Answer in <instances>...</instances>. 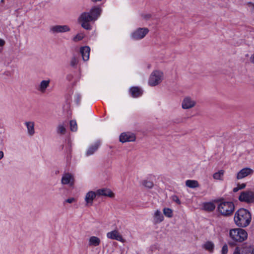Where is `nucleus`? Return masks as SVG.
Here are the masks:
<instances>
[{
    "instance_id": "1",
    "label": "nucleus",
    "mask_w": 254,
    "mask_h": 254,
    "mask_svg": "<svg viewBox=\"0 0 254 254\" xmlns=\"http://www.w3.org/2000/svg\"><path fill=\"white\" fill-rule=\"evenodd\" d=\"M102 12L101 8L97 6L92 7L89 11L81 13L77 21L81 27L86 30H91L90 22H94L99 17Z\"/></svg>"
},
{
    "instance_id": "2",
    "label": "nucleus",
    "mask_w": 254,
    "mask_h": 254,
    "mask_svg": "<svg viewBox=\"0 0 254 254\" xmlns=\"http://www.w3.org/2000/svg\"><path fill=\"white\" fill-rule=\"evenodd\" d=\"M251 213L247 209L241 208L237 210L234 215V220L235 224L240 227L248 226L251 221Z\"/></svg>"
},
{
    "instance_id": "3",
    "label": "nucleus",
    "mask_w": 254,
    "mask_h": 254,
    "mask_svg": "<svg viewBox=\"0 0 254 254\" xmlns=\"http://www.w3.org/2000/svg\"><path fill=\"white\" fill-rule=\"evenodd\" d=\"M164 79V73L159 70H153L149 75L148 84L151 87L159 85Z\"/></svg>"
},
{
    "instance_id": "4",
    "label": "nucleus",
    "mask_w": 254,
    "mask_h": 254,
    "mask_svg": "<svg viewBox=\"0 0 254 254\" xmlns=\"http://www.w3.org/2000/svg\"><path fill=\"white\" fill-rule=\"evenodd\" d=\"M229 236L234 241L242 242L248 238L247 232L241 228H235L230 230Z\"/></svg>"
},
{
    "instance_id": "5",
    "label": "nucleus",
    "mask_w": 254,
    "mask_h": 254,
    "mask_svg": "<svg viewBox=\"0 0 254 254\" xmlns=\"http://www.w3.org/2000/svg\"><path fill=\"white\" fill-rule=\"evenodd\" d=\"M234 205L230 201H223L218 206V210L222 215L227 216L231 215L234 210Z\"/></svg>"
},
{
    "instance_id": "6",
    "label": "nucleus",
    "mask_w": 254,
    "mask_h": 254,
    "mask_svg": "<svg viewBox=\"0 0 254 254\" xmlns=\"http://www.w3.org/2000/svg\"><path fill=\"white\" fill-rule=\"evenodd\" d=\"M149 30L146 27H139L133 31L130 34V38L134 41L140 40L145 37Z\"/></svg>"
},
{
    "instance_id": "7",
    "label": "nucleus",
    "mask_w": 254,
    "mask_h": 254,
    "mask_svg": "<svg viewBox=\"0 0 254 254\" xmlns=\"http://www.w3.org/2000/svg\"><path fill=\"white\" fill-rule=\"evenodd\" d=\"M239 199L241 202L253 203L254 202V192L251 190L243 191L239 195Z\"/></svg>"
},
{
    "instance_id": "8",
    "label": "nucleus",
    "mask_w": 254,
    "mask_h": 254,
    "mask_svg": "<svg viewBox=\"0 0 254 254\" xmlns=\"http://www.w3.org/2000/svg\"><path fill=\"white\" fill-rule=\"evenodd\" d=\"M75 182L74 175L69 173H64L61 179V183L63 185H67L69 187H72Z\"/></svg>"
},
{
    "instance_id": "9",
    "label": "nucleus",
    "mask_w": 254,
    "mask_h": 254,
    "mask_svg": "<svg viewBox=\"0 0 254 254\" xmlns=\"http://www.w3.org/2000/svg\"><path fill=\"white\" fill-rule=\"evenodd\" d=\"M196 103L195 100L190 96H186L183 100L181 104L183 109L187 110L195 107Z\"/></svg>"
},
{
    "instance_id": "10",
    "label": "nucleus",
    "mask_w": 254,
    "mask_h": 254,
    "mask_svg": "<svg viewBox=\"0 0 254 254\" xmlns=\"http://www.w3.org/2000/svg\"><path fill=\"white\" fill-rule=\"evenodd\" d=\"M98 196L96 191L90 190L88 191L85 195L84 201L86 206H90L93 205V201Z\"/></svg>"
},
{
    "instance_id": "11",
    "label": "nucleus",
    "mask_w": 254,
    "mask_h": 254,
    "mask_svg": "<svg viewBox=\"0 0 254 254\" xmlns=\"http://www.w3.org/2000/svg\"><path fill=\"white\" fill-rule=\"evenodd\" d=\"M70 30L68 26L64 25H54L50 28V32L53 34H57L59 33L66 32Z\"/></svg>"
},
{
    "instance_id": "12",
    "label": "nucleus",
    "mask_w": 254,
    "mask_h": 254,
    "mask_svg": "<svg viewBox=\"0 0 254 254\" xmlns=\"http://www.w3.org/2000/svg\"><path fill=\"white\" fill-rule=\"evenodd\" d=\"M135 140L134 134L130 132H123L120 135V141L122 143L134 141Z\"/></svg>"
},
{
    "instance_id": "13",
    "label": "nucleus",
    "mask_w": 254,
    "mask_h": 254,
    "mask_svg": "<svg viewBox=\"0 0 254 254\" xmlns=\"http://www.w3.org/2000/svg\"><path fill=\"white\" fill-rule=\"evenodd\" d=\"M253 173L254 170L251 168H244L238 172L236 175V178L237 180H241L252 175Z\"/></svg>"
},
{
    "instance_id": "14",
    "label": "nucleus",
    "mask_w": 254,
    "mask_h": 254,
    "mask_svg": "<svg viewBox=\"0 0 254 254\" xmlns=\"http://www.w3.org/2000/svg\"><path fill=\"white\" fill-rule=\"evenodd\" d=\"M106 236L108 239L111 240H116L122 243H124L125 242V240L123 239L122 235L116 230L108 232Z\"/></svg>"
},
{
    "instance_id": "15",
    "label": "nucleus",
    "mask_w": 254,
    "mask_h": 254,
    "mask_svg": "<svg viewBox=\"0 0 254 254\" xmlns=\"http://www.w3.org/2000/svg\"><path fill=\"white\" fill-rule=\"evenodd\" d=\"M26 127V131L28 135L30 136H33L35 133V123L33 121H25L24 123Z\"/></svg>"
},
{
    "instance_id": "16",
    "label": "nucleus",
    "mask_w": 254,
    "mask_h": 254,
    "mask_svg": "<svg viewBox=\"0 0 254 254\" xmlns=\"http://www.w3.org/2000/svg\"><path fill=\"white\" fill-rule=\"evenodd\" d=\"M100 145V141L97 140L93 144L90 145L86 150L85 153L86 156H89L90 155H93L98 149Z\"/></svg>"
},
{
    "instance_id": "17",
    "label": "nucleus",
    "mask_w": 254,
    "mask_h": 254,
    "mask_svg": "<svg viewBox=\"0 0 254 254\" xmlns=\"http://www.w3.org/2000/svg\"><path fill=\"white\" fill-rule=\"evenodd\" d=\"M96 191L98 197L103 196L112 198L115 196V194L112 192V191L108 188H102L98 189L96 190Z\"/></svg>"
},
{
    "instance_id": "18",
    "label": "nucleus",
    "mask_w": 254,
    "mask_h": 254,
    "mask_svg": "<svg viewBox=\"0 0 254 254\" xmlns=\"http://www.w3.org/2000/svg\"><path fill=\"white\" fill-rule=\"evenodd\" d=\"M50 80H42L37 87V90L42 93L46 92L47 88L50 86Z\"/></svg>"
},
{
    "instance_id": "19",
    "label": "nucleus",
    "mask_w": 254,
    "mask_h": 254,
    "mask_svg": "<svg viewBox=\"0 0 254 254\" xmlns=\"http://www.w3.org/2000/svg\"><path fill=\"white\" fill-rule=\"evenodd\" d=\"M130 93L133 98L138 97L142 94V90L138 87H132L130 89Z\"/></svg>"
},
{
    "instance_id": "20",
    "label": "nucleus",
    "mask_w": 254,
    "mask_h": 254,
    "mask_svg": "<svg viewBox=\"0 0 254 254\" xmlns=\"http://www.w3.org/2000/svg\"><path fill=\"white\" fill-rule=\"evenodd\" d=\"M101 243L100 238L96 236H91L88 240V245L90 247L98 246Z\"/></svg>"
},
{
    "instance_id": "21",
    "label": "nucleus",
    "mask_w": 254,
    "mask_h": 254,
    "mask_svg": "<svg viewBox=\"0 0 254 254\" xmlns=\"http://www.w3.org/2000/svg\"><path fill=\"white\" fill-rule=\"evenodd\" d=\"M80 55L84 61H87L89 59L90 49H79Z\"/></svg>"
},
{
    "instance_id": "22",
    "label": "nucleus",
    "mask_w": 254,
    "mask_h": 254,
    "mask_svg": "<svg viewBox=\"0 0 254 254\" xmlns=\"http://www.w3.org/2000/svg\"><path fill=\"white\" fill-rule=\"evenodd\" d=\"M163 220L164 217L161 211L159 210H157L154 213V221L156 223H159L163 221Z\"/></svg>"
},
{
    "instance_id": "23",
    "label": "nucleus",
    "mask_w": 254,
    "mask_h": 254,
    "mask_svg": "<svg viewBox=\"0 0 254 254\" xmlns=\"http://www.w3.org/2000/svg\"><path fill=\"white\" fill-rule=\"evenodd\" d=\"M66 124L64 123H60L57 127V132L58 134H64L66 132Z\"/></svg>"
},
{
    "instance_id": "24",
    "label": "nucleus",
    "mask_w": 254,
    "mask_h": 254,
    "mask_svg": "<svg viewBox=\"0 0 254 254\" xmlns=\"http://www.w3.org/2000/svg\"><path fill=\"white\" fill-rule=\"evenodd\" d=\"M186 185L192 189L198 188L199 187L198 182L196 180H188L186 181Z\"/></svg>"
},
{
    "instance_id": "25",
    "label": "nucleus",
    "mask_w": 254,
    "mask_h": 254,
    "mask_svg": "<svg viewBox=\"0 0 254 254\" xmlns=\"http://www.w3.org/2000/svg\"><path fill=\"white\" fill-rule=\"evenodd\" d=\"M203 248L210 253H212L214 249V244L211 241H207L203 244Z\"/></svg>"
},
{
    "instance_id": "26",
    "label": "nucleus",
    "mask_w": 254,
    "mask_h": 254,
    "mask_svg": "<svg viewBox=\"0 0 254 254\" xmlns=\"http://www.w3.org/2000/svg\"><path fill=\"white\" fill-rule=\"evenodd\" d=\"M224 174V171L220 170L213 174V178L215 180H223Z\"/></svg>"
},
{
    "instance_id": "27",
    "label": "nucleus",
    "mask_w": 254,
    "mask_h": 254,
    "mask_svg": "<svg viewBox=\"0 0 254 254\" xmlns=\"http://www.w3.org/2000/svg\"><path fill=\"white\" fill-rule=\"evenodd\" d=\"M203 208L205 210L211 211L214 210L215 206L213 203L209 202L204 203Z\"/></svg>"
},
{
    "instance_id": "28",
    "label": "nucleus",
    "mask_w": 254,
    "mask_h": 254,
    "mask_svg": "<svg viewBox=\"0 0 254 254\" xmlns=\"http://www.w3.org/2000/svg\"><path fill=\"white\" fill-rule=\"evenodd\" d=\"M164 214L168 218H171L173 216V211L169 208H164L163 209Z\"/></svg>"
},
{
    "instance_id": "29",
    "label": "nucleus",
    "mask_w": 254,
    "mask_h": 254,
    "mask_svg": "<svg viewBox=\"0 0 254 254\" xmlns=\"http://www.w3.org/2000/svg\"><path fill=\"white\" fill-rule=\"evenodd\" d=\"M70 128L72 131H76L77 129V126L75 121L72 120L70 122Z\"/></svg>"
},
{
    "instance_id": "30",
    "label": "nucleus",
    "mask_w": 254,
    "mask_h": 254,
    "mask_svg": "<svg viewBox=\"0 0 254 254\" xmlns=\"http://www.w3.org/2000/svg\"><path fill=\"white\" fill-rule=\"evenodd\" d=\"M76 201H77V200L75 198L73 197H68V198L65 199L63 203H64V204H65L66 203L71 204V203L76 202Z\"/></svg>"
},
{
    "instance_id": "31",
    "label": "nucleus",
    "mask_w": 254,
    "mask_h": 254,
    "mask_svg": "<svg viewBox=\"0 0 254 254\" xmlns=\"http://www.w3.org/2000/svg\"><path fill=\"white\" fill-rule=\"evenodd\" d=\"M84 37V34L83 33H80L77 34L75 36H74L73 38V40L74 42H77L81 40H82Z\"/></svg>"
},
{
    "instance_id": "32",
    "label": "nucleus",
    "mask_w": 254,
    "mask_h": 254,
    "mask_svg": "<svg viewBox=\"0 0 254 254\" xmlns=\"http://www.w3.org/2000/svg\"><path fill=\"white\" fill-rule=\"evenodd\" d=\"M141 18L145 21L149 20L151 18V14L149 13H142L140 15Z\"/></svg>"
},
{
    "instance_id": "33",
    "label": "nucleus",
    "mask_w": 254,
    "mask_h": 254,
    "mask_svg": "<svg viewBox=\"0 0 254 254\" xmlns=\"http://www.w3.org/2000/svg\"><path fill=\"white\" fill-rule=\"evenodd\" d=\"M244 248L237 247L235 249L233 254H244Z\"/></svg>"
},
{
    "instance_id": "34",
    "label": "nucleus",
    "mask_w": 254,
    "mask_h": 254,
    "mask_svg": "<svg viewBox=\"0 0 254 254\" xmlns=\"http://www.w3.org/2000/svg\"><path fill=\"white\" fill-rule=\"evenodd\" d=\"M143 184L145 187L149 189L152 188L153 187V183L149 181H144Z\"/></svg>"
},
{
    "instance_id": "35",
    "label": "nucleus",
    "mask_w": 254,
    "mask_h": 254,
    "mask_svg": "<svg viewBox=\"0 0 254 254\" xmlns=\"http://www.w3.org/2000/svg\"><path fill=\"white\" fill-rule=\"evenodd\" d=\"M78 62V59L77 57L74 56L71 61V65L72 66H75L76 65Z\"/></svg>"
},
{
    "instance_id": "36",
    "label": "nucleus",
    "mask_w": 254,
    "mask_h": 254,
    "mask_svg": "<svg viewBox=\"0 0 254 254\" xmlns=\"http://www.w3.org/2000/svg\"><path fill=\"white\" fill-rule=\"evenodd\" d=\"M228 252V246L227 244H225L222 247V250H221V254H227Z\"/></svg>"
},
{
    "instance_id": "37",
    "label": "nucleus",
    "mask_w": 254,
    "mask_h": 254,
    "mask_svg": "<svg viewBox=\"0 0 254 254\" xmlns=\"http://www.w3.org/2000/svg\"><path fill=\"white\" fill-rule=\"evenodd\" d=\"M172 200H173V201L176 202L178 204H181V201L180 200L179 197L176 195L172 196Z\"/></svg>"
},
{
    "instance_id": "38",
    "label": "nucleus",
    "mask_w": 254,
    "mask_h": 254,
    "mask_svg": "<svg viewBox=\"0 0 254 254\" xmlns=\"http://www.w3.org/2000/svg\"><path fill=\"white\" fill-rule=\"evenodd\" d=\"M238 186L239 187V188L240 190H242V189L245 188L246 185L244 183H243L241 184H238Z\"/></svg>"
},
{
    "instance_id": "39",
    "label": "nucleus",
    "mask_w": 254,
    "mask_h": 254,
    "mask_svg": "<svg viewBox=\"0 0 254 254\" xmlns=\"http://www.w3.org/2000/svg\"><path fill=\"white\" fill-rule=\"evenodd\" d=\"M5 43V41L1 39H0V47H2L4 46Z\"/></svg>"
},
{
    "instance_id": "40",
    "label": "nucleus",
    "mask_w": 254,
    "mask_h": 254,
    "mask_svg": "<svg viewBox=\"0 0 254 254\" xmlns=\"http://www.w3.org/2000/svg\"><path fill=\"white\" fill-rule=\"evenodd\" d=\"M4 157V153L2 151H0V160Z\"/></svg>"
},
{
    "instance_id": "41",
    "label": "nucleus",
    "mask_w": 254,
    "mask_h": 254,
    "mask_svg": "<svg viewBox=\"0 0 254 254\" xmlns=\"http://www.w3.org/2000/svg\"><path fill=\"white\" fill-rule=\"evenodd\" d=\"M239 190H240V189L238 186L233 189V191L235 192H237Z\"/></svg>"
},
{
    "instance_id": "42",
    "label": "nucleus",
    "mask_w": 254,
    "mask_h": 254,
    "mask_svg": "<svg viewBox=\"0 0 254 254\" xmlns=\"http://www.w3.org/2000/svg\"><path fill=\"white\" fill-rule=\"evenodd\" d=\"M251 61L252 63L254 64V54L252 56L251 58Z\"/></svg>"
},
{
    "instance_id": "43",
    "label": "nucleus",
    "mask_w": 254,
    "mask_h": 254,
    "mask_svg": "<svg viewBox=\"0 0 254 254\" xmlns=\"http://www.w3.org/2000/svg\"><path fill=\"white\" fill-rule=\"evenodd\" d=\"M101 0H92V1H93V2H97V1H100Z\"/></svg>"
},
{
    "instance_id": "44",
    "label": "nucleus",
    "mask_w": 254,
    "mask_h": 254,
    "mask_svg": "<svg viewBox=\"0 0 254 254\" xmlns=\"http://www.w3.org/2000/svg\"><path fill=\"white\" fill-rule=\"evenodd\" d=\"M81 48H88L89 47L88 46H84V47H82Z\"/></svg>"
}]
</instances>
